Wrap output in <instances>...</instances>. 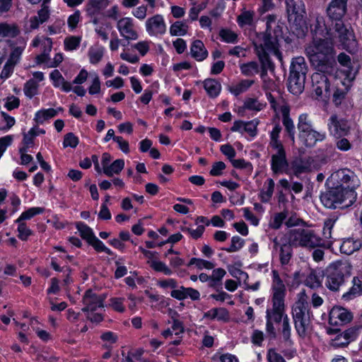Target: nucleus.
Returning <instances> with one entry per match:
<instances>
[{"instance_id": "nucleus-60", "label": "nucleus", "mask_w": 362, "mask_h": 362, "mask_svg": "<svg viewBox=\"0 0 362 362\" xmlns=\"http://www.w3.org/2000/svg\"><path fill=\"white\" fill-rule=\"evenodd\" d=\"M18 223V237L22 240H26L32 234V231L23 222H20Z\"/></svg>"}, {"instance_id": "nucleus-54", "label": "nucleus", "mask_w": 362, "mask_h": 362, "mask_svg": "<svg viewBox=\"0 0 362 362\" xmlns=\"http://www.w3.org/2000/svg\"><path fill=\"white\" fill-rule=\"evenodd\" d=\"M244 245V240L239 236H233L231 238L230 246L226 248L225 250L228 252H235L240 250Z\"/></svg>"}, {"instance_id": "nucleus-40", "label": "nucleus", "mask_w": 362, "mask_h": 362, "mask_svg": "<svg viewBox=\"0 0 362 362\" xmlns=\"http://www.w3.org/2000/svg\"><path fill=\"white\" fill-rule=\"evenodd\" d=\"M305 285L310 288H317L322 286V277L316 272L311 271L305 279Z\"/></svg>"}, {"instance_id": "nucleus-62", "label": "nucleus", "mask_w": 362, "mask_h": 362, "mask_svg": "<svg viewBox=\"0 0 362 362\" xmlns=\"http://www.w3.org/2000/svg\"><path fill=\"white\" fill-rule=\"evenodd\" d=\"M267 360V362H286L283 356L273 349L268 350Z\"/></svg>"}, {"instance_id": "nucleus-17", "label": "nucleus", "mask_w": 362, "mask_h": 362, "mask_svg": "<svg viewBox=\"0 0 362 362\" xmlns=\"http://www.w3.org/2000/svg\"><path fill=\"white\" fill-rule=\"evenodd\" d=\"M146 29L151 36L163 35L166 32V25L163 17L157 14L148 18L146 21Z\"/></svg>"}, {"instance_id": "nucleus-55", "label": "nucleus", "mask_w": 362, "mask_h": 362, "mask_svg": "<svg viewBox=\"0 0 362 362\" xmlns=\"http://www.w3.org/2000/svg\"><path fill=\"white\" fill-rule=\"evenodd\" d=\"M88 244L92 245L98 252H104L109 255H112V252L109 248H107L96 236Z\"/></svg>"}, {"instance_id": "nucleus-14", "label": "nucleus", "mask_w": 362, "mask_h": 362, "mask_svg": "<svg viewBox=\"0 0 362 362\" xmlns=\"http://www.w3.org/2000/svg\"><path fill=\"white\" fill-rule=\"evenodd\" d=\"M116 27L120 35L127 40H136L139 37L134 21L130 17L119 18Z\"/></svg>"}, {"instance_id": "nucleus-28", "label": "nucleus", "mask_w": 362, "mask_h": 362, "mask_svg": "<svg viewBox=\"0 0 362 362\" xmlns=\"http://www.w3.org/2000/svg\"><path fill=\"white\" fill-rule=\"evenodd\" d=\"M19 33L20 30L16 24L0 23V37H15Z\"/></svg>"}, {"instance_id": "nucleus-37", "label": "nucleus", "mask_w": 362, "mask_h": 362, "mask_svg": "<svg viewBox=\"0 0 362 362\" xmlns=\"http://www.w3.org/2000/svg\"><path fill=\"white\" fill-rule=\"evenodd\" d=\"M292 247L293 246L288 242L280 245L279 259L282 265H287L289 263L292 257Z\"/></svg>"}, {"instance_id": "nucleus-45", "label": "nucleus", "mask_w": 362, "mask_h": 362, "mask_svg": "<svg viewBox=\"0 0 362 362\" xmlns=\"http://www.w3.org/2000/svg\"><path fill=\"white\" fill-rule=\"evenodd\" d=\"M353 284L354 285L350 290L342 296V298L346 300L352 299L361 291V281L358 278L354 277L353 279Z\"/></svg>"}, {"instance_id": "nucleus-27", "label": "nucleus", "mask_w": 362, "mask_h": 362, "mask_svg": "<svg viewBox=\"0 0 362 362\" xmlns=\"http://www.w3.org/2000/svg\"><path fill=\"white\" fill-rule=\"evenodd\" d=\"M18 42L19 45L15 47L12 49V52L10 54L9 58L7 61L14 65H16L19 62L22 53L23 52L26 46V41L24 38L21 37L18 39Z\"/></svg>"}, {"instance_id": "nucleus-50", "label": "nucleus", "mask_w": 362, "mask_h": 362, "mask_svg": "<svg viewBox=\"0 0 362 362\" xmlns=\"http://www.w3.org/2000/svg\"><path fill=\"white\" fill-rule=\"evenodd\" d=\"M169 314L171 315L173 319V325L171 326L172 332H175L176 335L182 333L184 332L182 324L180 321L175 318V317L177 316V312L173 310L172 309H169Z\"/></svg>"}, {"instance_id": "nucleus-22", "label": "nucleus", "mask_w": 362, "mask_h": 362, "mask_svg": "<svg viewBox=\"0 0 362 362\" xmlns=\"http://www.w3.org/2000/svg\"><path fill=\"white\" fill-rule=\"evenodd\" d=\"M275 183L273 179L268 178L264 183L261 189L259 198L262 202L268 203L274 194Z\"/></svg>"}, {"instance_id": "nucleus-59", "label": "nucleus", "mask_w": 362, "mask_h": 362, "mask_svg": "<svg viewBox=\"0 0 362 362\" xmlns=\"http://www.w3.org/2000/svg\"><path fill=\"white\" fill-rule=\"evenodd\" d=\"M81 38L76 36H71L64 40L65 49L67 50L76 49L80 45Z\"/></svg>"}, {"instance_id": "nucleus-25", "label": "nucleus", "mask_w": 362, "mask_h": 362, "mask_svg": "<svg viewBox=\"0 0 362 362\" xmlns=\"http://www.w3.org/2000/svg\"><path fill=\"white\" fill-rule=\"evenodd\" d=\"M50 78L53 81L54 87L61 88L64 92H69L72 89L71 84L64 80V77L57 69L51 72Z\"/></svg>"}, {"instance_id": "nucleus-58", "label": "nucleus", "mask_w": 362, "mask_h": 362, "mask_svg": "<svg viewBox=\"0 0 362 362\" xmlns=\"http://www.w3.org/2000/svg\"><path fill=\"white\" fill-rule=\"evenodd\" d=\"M264 106L265 105L264 103L253 98H249L245 103V107L252 110L260 111Z\"/></svg>"}, {"instance_id": "nucleus-63", "label": "nucleus", "mask_w": 362, "mask_h": 362, "mask_svg": "<svg viewBox=\"0 0 362 362\" xmlns=\"http://www.w3.org/2000/svg\"><path fill=\"white\" fill-rule=\"evenodd\" d=\"M49 8L47 5L42 4L40 10L38 11L36 16L40 18V23L46 22L49 18Z\"/></svg>"}, {"instance_id": "nucleus-53", "label": "nucleus", "mask_w": 362, "mask_h": 362, "mask_svg": "<svg viewBox=\"0 0 362 362\" xmlns=\"http://www.w3.org/2000/svg\"><path fill=\"white\" fill-rule=\"evenodd\" d=\"M286 213L283 211L276 214L269 223V227L273 229H279L286 218Z\"/></svg>"}, {"instance_id": "nucleus-3", "label": "nucleus", "mask_w": 362, "mask_h": 362, "mask_svg": "<svg viewBox=\"0 0 362 362\" xmlns=\"http://www.w3.org/2000/svg\"><path fill=\"white\" fill-rule=\"evenodd\" d=\"M274 17L269 16L267 22V30L264 33L257 35L254 42L255 50L261 63V77L263 78V88L264 89H272L274 83L272 80H266L267 71H273L274 65L269 59L270 55L276 57L279 60L281 59V52L279 49V40L276 35H272L269 30V23L274 21Z\"/></svg>"}, {"instance_id": "nucleus-5", "label": "nucleus", "mask_w": 362, "mask_h": 362, "mask_svg": "<svg viewBox=\"0 0 362 362\" xmlns=\"http://www.w3.org/2000/svg\"><path fill=\"white\" fill-rule=\"evenodd\" d=\"M291 314L296 332L300 337H305L310 328L312 317L305 290L298 293L297 300L291 308Z\"/></svg>"}, {"instance_id": "nucleus-11", "label": "nucleus", "mask_w": 362, "mask_h": 362, "mask_svg": "<svg viewBox=\"0 0 362 362\" xmlns=\"http://www.w3.org/2000/svg\"><path fill=\"white\" fill-rule=\"evenodd\" d=\"M105 298V295L98 294L92 290L86 291L83 297V308L81 310L86 313L88 320L94 323H99L103 320V315L95 311L104 308Z\"/></svg>"}, {"instance_id": "nucleus-26", "label": "nucleus", "mask_w": 362, "mask_h": 362, "mask_svg": "<svg viewBox=\"0 0 362 362\" xmlns=\"http://www.w3.org/2000/svg\"><path fill=\"white\" fill-rule=\"evenodd\" d=\"M330 177L338 182L337 186H342L343 184L349 183L354 177V175L350 170L343 169L332 173Z\"/></svg>"}, {"instance_id": "nucleus-1", "label": "nucleus", "mask_w": 362, "mask_h": 362, "mask_svg": "<svg viewBox=\"0 0 362 362\" xmlns=\"http://www.w3.org/2000/svg\"><path fill=\"white\" fill-rule=\"evenodd\" d=\"M313 40L305 47V54L311 65L317 71L332 73L335 71V60L333 57V45L339 43L337 35L327 30L324 16L316 14L310 23Z\"/></svg>"}, {"instance_id": "nucleus-39", "label": "nucleus", "mask_w": 362, "mask_h": 362, "mask_svg": "<svg viewBox=\"0 0 362 362\" xmlns=\"http://www.w3.org/2000/svg\"><path fill=\"white\" fill-rule=\"evenodd\" d=\"M149 266L156 272H161L166 276H170L173 272L165 262L158 259H151L148 261Z\"/></svg>"}, {"instance_id": "nucleus-32", "label": "nucleus", "mask_w": 362, "mask_h": 362, "mask_svg": "<svg viewBox=\"0 0 362 362\" xmlns=\"http://www.w3.org/2000/svg\"><path fill=\"white\" fill-rule=\"evenodd\" d=\"M124 167V160L123 159H117L112 163L106 166L103 172L107 177H112L114 175L119 174Z\"/></svg>"}, {"instance_id": "nucleus-18", "label": "nucleus", "mask_w": 362, "mask_h": 362, "mask_svg": "<svg viewBox=\"0 0 362 362\" xmlns=\"http://www.w3.org/2000/svg\"><path fill=\"white\" fill-rule=\"evenodd\" d=\"M333 102L336 105H339L344 99L348 91V87L344 81L338 78L333 81Z\"/></svg>"}, {"instance_id": "nucleus-24", "label": "nucleus", "mask_w": 362, "mask_h": 362, "mask_svg": "<svg viewBox=\"0 0 362 362\" xmlns=\"http://www.w3.org/2000/svg\"><path fill=\"white\" fill-rule=\"evenodd\" d=\"M110 4V0H88L86 10L88 15L94 16L105 9Z\"/></svg>"}, {"instance_id": "nucleus-30", "label": "nucleus", "mask_w": 362, "mask_h": 362, "mask_svg": "<svg viewBox=\"0 0 362 362\" xmlns=\"http://www.w3.org/2000/svg\"><path fill=\"white\" fill-rule=\"evenodd\" d=\"M204 88L210 97L216 98L221 92V85L215 79L208 78L204 81Z\"/></svg>"}, {"instance_id": "nucleus-23", "label": "nucleus", "mask_w": 362, "mask_h": 362, "mask_svg": "<svg viewBox=\"0 0 362 362\" xmlns=\"http://www.w3.org/2000/svg\"><path fill=\"white\" fill-rule=\"evenodd\" d=\"M361 247L362 243L360 240L347 238L343 240L340 246V251L344 254L350 255L354 252L359 250Z\"/></svg>"}, {"instance_id": "nucleus-8", "label": "nucleus", "mask_w": 362, "mask_h": 362, "mask_svg": "<svg viewBox=\"0 0 362 362\" xmlns=\"http://www.w3.org/2000/svg\"><path fill=\"white\" fill-rule=\"evenodd\" d=\"M298 139L306 147H313L317 142L322 141L326 138V133L317 130L311 117L306 113L299 115L297 124Z\"/></svg>"}, {"instance_id": "nucleus-64", "label": "nucleus", "mask_w": 362, "mask_h": 362, "mask_svg": "<svg viewBox=\"0 0 362 362\" xmlns=\"http://www.w3.org/2000/svg\"><path fill=\"white\" fill-rule=\"evenodd\" d=\"M81 18V13L79 11H75L71 15L67 20V23L71 30H74L76 28Z\"/></svg>"}, {"instance_id": "nucleus-15", "label": "nucleus", "mask_w": 362, "mask_h": 362, "mask_svg": "<svg viewBox=\"0 0 362 362\" xmlns=\"http://www.w3.org/2000/svg\"><path fill=\"white\" fill-rule=\"evenodd\" d=\"M327 127L330 134L337 137L347 136L350 130L348 121L336 115L329 117Z\"/></svg>"}, {"instance_id": "nucleus-56", "label": "nucleus", "mask_w": 362, "mask_h": 362, "mask_svg": "<svg viewBox=\"0 0 362 362\" xmlns=\"http://www.w3.org/2000/svg\"><path fill=\"white\" fill-rule=\"evenodd\" d=\"M124 301V298H112L110 299V306L117 312L124 313L125 310Z\"/></svg>"}, {"instance_id": "nucleus-29", "label": "nucleus", "mask_w": 362, "mask_h": 362, "mask_svg": "<svg viewBox=\"0 0 362 362\" xmlns=\"http://www.w3.org/2000/svg\"><path fill=\"white\" fill-rule=\"evenodd\" d=\"M288 163L286 158L271 157V169L276 175L286 173Z\"/></svg>"}, {"instance_id": "nucleus-19", "label": "nucleus", "mask_w": 362, "mask_h": 362, "mask_svg": "<svg viewBox=\"0 0 362 362\" xmlns=\"http://www.w3.org/2000/svg\"><path fill=\"white\" fill-rule=\"evenodd\" d=\"M305 77L289 75L287 87L289 92L298 95L303 93L305 87Z\"/></svg>"}, {"instance_id": "nucleus-35", "label": "nucleus", "mask_w": 362, "mask_h": 362, "mask_svg": "<svg viewBox=\"0 0 362 362\" xmlns=\"http://www.w3.org/2000/svg\"><path fill=\"white\" fill-rule=\"evenodd\" d=\"M105 49L100 46L90 47L88 52L89 62L92 64H98L103 59Z\"/></svg>"}, {"instance_id": "nucleus-49", "label": "nucleus", "mask_w": 362, "mask_h": 362, "mask_svg": "<svg viewBox=\"0 0 362 362\" xmlns=\"http://www.w3.org/2000/svg\"><path fill=\"white\" fill-rule=\"evenodd\" d=\"M337 217L336 216H331L325 221L323 233L325 238H332V229L337 221Z\"/></svg>"}, {"instance_id": "nucleus-36", "label": "nucleus", "mask_w": 362, "mask_h": 362, "mask_svg": "<svg viewBox=\"0 0 362 362\" xmlns=\"http://www.w3.org/2000/svg\"><path fill=\"white\" fill-rule=\"evenodd\" d=\"M204 317L210 320H226L228 318V313L223 308H213L205 313Z\"/></svg>"}, {"instance_id": "nucleus-43", "label": "nucleus", "mask_w": 362, "mask_h": 362, "mask_svg": "<svg viewBox=\"0 0 362 362\" xmlns=\"http://www.w3.org/2000/svg\"><path fill=\"white\" fill-rule=\"evenodd\" d=\"M76 228L81 238L86 240L88 243L95 237L92 229L83 223H77Z\"/></svg>"}, {"instance_id": "nucleus-57", "label": "nucleus", "mask_w": 362, "mask_h": 362, "mask_svg": "<svg viewBox=\"0 0 362 362\" xmlns=\"http://www.w3.org/2000/svg\"><path fill=\"white\" fill-rule=\"evenodd\" d=\"M274 153L271 157L286 158V151L281 142L269 144Z\"/></svg>"}, {"instance_id": "nucleus-10", "label": "nucleus", "mask_w": 362, "mask_h": 362, "mask_svg": "<svg viewBox=\"0 0 362 362\" xmlns=\"http://www.w3.org/2000/svg\"><path fill=\"white\" fill-rule=\"evenodd\" d=\"M351 264L346 261H337L327 269L325 285L331 291H337L351 274Z\"/></svg>"}, {"instance_id": "nucleus-2", "label": "nucleus", "mask_w": 362, "mask_h": 362, "mask_svg": "<svg viewBox=\"0 0 362 362\" xmlns=\"http://www.w3.org/2000/svg\"><path fill=\"white\" fill-rule=\"evenodd\" d=\"M346 6L347 0H332L326 9L328 19L325 22L327 30L337 35L341 48L352 52L356 49L357 42L352 28L342 21Z\"/></svg>"}, {"instance_id": "nucleus-21", "label": "nucleus", "mask_w": 362, "mask_h": 362, "mask_svg": "<svg viewBox=\"0 0 362 362\" xmlns=\"http://www.w3.org/2000/svg\"><path fill=\"white\" fill-rule=\"evenodd\" d=\"M190 52L192 57L199 62L203 61L208 56V52L204 43L199 40H194L192 42Z\"/></svg>"}, {"instance_id": "nucleus-38", "label": "nucleus", "mask_w": 362, "mask_h": 362, "mask_svg": "<svg viewBox=\"0 0 362 362\" xmlns=\"http://www.w3.org/2000/svg\"><path fill=\"white\" fill-rule=\"evenodd\" d=\"M255 15L253 11L243 9L241 13L237 18V22L240 27L252 25Z\"/></svg>"}, {"instance_id": "nucleus-52", "label": "nucleus", "mask_w": 362, "mask_h": 362, "mask_svg": "<svg viewBox=\"0 0 362 362\" xmlns=\"http://www.w3.org/2000/svg\"><path fill=\"white\" fill-rule=\"evenodd\" d=\"M282 122L293 145L295 144V126L291 118H283Z\"/></svg>"}, {"instance_id": "nucleus-20", "label": "nucleus", "mask_w": 362, "mask_h": 362, "mask_svg": "<svg viewBox=\"0 0 362 362\" xmlns=\"http://www.w3.org/2000/svg\"><path fill=\"white\" fill-rule=\"evenodd\" d=\"M307 69L304 57H297L293 58L291 62L289 75L305 77Z\"/></svg>"}, {"instance_id": "nucleus-31", "label": "nucleus", "mask_w": 362, "mask_h": 362, "mask_svg": "<svg viewBox=\"0 0 362 362\" xmlns=\"http://www.w3.org/2000/svg\"><path fill=\"white\" fill-rule=\"evenodd\" d=\"M254 83L253 80L244 79L236 84H233L229 87V91L235 95H238L246 92Z\"/></svg>"}, {"instance_id": "nucleus-6", "label": "nucleus", "mask_w": 362, "mask_h": 362, "mask_svg": "<svg viewBox=\"0 0 362 362\" xmlns=\"http://www.w3.org/2000/svg\"><path fill=\"white\" fill-rule=\"evenodd\" d=\"M287 240L294 247L329 248L332 243L322 240L313 230L294 228L287 233Z\"/></svg>"}, {"instance_id": "nucleus-7", "label": "nucleus", "mask_w": 362, "mask_h": 362, "mask_svg": "<svg viewBox=\"0 0 362 362\" xmlns=\"http://www.w3.org/2000/svg\"><path fill=\"white\" fill-rule=\"evenodd\" d=\"M356 193L351 189L343 186H336L320 196L322 204L329 209L347 208L356 200Z\"/></svg>"}, {"instance_id": "nucleus-34", "label": "nucleus", "mask_w": 362, "mask_h": 362, "mask_svg": "<svg viewBox=\"0 0 362 362\" xmlns=\"http://www.w3.org/2000/svg\"><path fill=\"white\" fill-rule=\"evenodd\" d=\"M281 320L282 323L281 327L279 328L280 334H281L284 341L290 342L291 336V326L290 324L289 318L285 313V309L283 310V317Z\"/></svg>"}, {"instance_id": "nucleus-4", "label": "nucleus", "mask_w": 362, "mask_h": 362, "mask_svg": "<svg viewBox=\"0 0 362 362\" xmlns=\"http://www.w3.org/2000/svg\"><path fill=\"white\" fill-rule=\"evenodd\" d=\"M272 281L271 284L272 308L266 311L267 332L275 337V328L272 321L280 322L283 317V310L286 308L285 297L286 293V285L276 270L272 272Z\"/></svg>"}, {"instance_id": "nucleus-42", "label": "nucleus", "mask_w": 362, "mask_h": 362, "mask_svg": "<svg viewBox=\"0 0 362 362\" xmlns=\"http://www.w3.org/2000/svg\"><path fill=\"white\" fill-rule=\"evenodd\" d=\"M192 265H195L196 267L200 270L203 269L210 270L214 269L215 267L214 263L212 262L195 257L192 258L187 264V267H190Z\"/></svg>"}, {"instance_id": "nucleus-12", "label": "nucleus", "mask_w": 362, "mask_h": 362, "mask_svg": "<svg viewBox=\"0 0 362 362\" xmlns=\"http://www.w3.org/2000/svg\"><path fill=\"white\" fill-rule=\"evenodd\" d=\"M334 72L317 71L313 74L311 79L313 91L318 96L329 98L331 95V83L337 79L333 76Z\"/></svg>"}, {"instance_id": "nucleus-46", "label": "nucleus", "mask_w": 362, "mask_h": 362, "mask_svg": "<svg viewBox=\"0 0 362 362\" xmlns=\"http://www.w3.org/2000/svg\"><path fill=\"white\" fill-rule=\"evenodd\" d=\"M37 90L38 84L33 78L28 81L24 85V93L29 98H32L36 95L37 94Z\"/></svg>"}, {"instance_id": "nucleus-13", "label": "nucleus", "mask_w": 362, "mask_h": 362, "mask_svg": "<svg viewBox=\"0 0 362 362\" xmlns=\"http://www.w3.org/2000/svg\"><path fill=\"white\" fill-rule=\"evenodd\" d=\"M326 163L325 158L319 156L296 158L291 163V170L295 176L299 177L303 173L320 169Z\"/></svg>"}, {"instance_id": "nucleus-47", "label": "nucleus", "mask_w": 362, "mask_h": 362, "mask_svg": "<svg viewBox=\"0 0 362 362\" xmlns=\"http://www.w3.org/2000/svg\"><path fill=\"white\" fill-rule=\"evenodd\" d=\"M337 60L339 63L346 69L344 70L346 72V77L344 80L348 79L349 78V73L351 69V61L350 57L344 53H340L337 57Z\"/></svg>"}, {"instance_id": "nucleus-51", "label": "nucleus", "mask_w": 362, "mask_h": 362, "mask_svg": "<svg viewBox=\"0 0 362 362\" xmlns=\"http://www.w3.org/2000/svg\"><path fill=\"white\" fill-rule=\"evenodd\" d=\"M219 35L227 43H235L238 41V35L229 29H222Z\"/></svg>"}, {"instance_id": "nucleus-61", "label": "nucleus", "mask_w": 362, "mask_h": 362, "mask_svg": "<svg viewBox=\"0 0 362 362\" xmlns=\"http://www.w3.org/2000/svg\"><path fill=\"white\" fill-rule=\"evenodd\" d=\"M78 144V139L73 133H68L65 135L63 142L64 147L75 148Z\"/></svg>"}, {"instance_id": "nucleus-16", "label": "nucleus", "mask_w": 362, "mask_h": 362, "mask_svg": "<svg viewBox=\"0 0 362 362\" xmlns=\"http://www.w3.org/2000/svg\"><path fill=\"white\" fill-rule=\"evenodd\" d=\"M352 314L346 308L335 306L332 308L329 315V323L333 326L341 325L352 320Z\"/></svg>"}, {"instance_id": "nucleus-44", "label": "nucleus", "mask_w": 362, "mask_h": 362, "mask_svg": "<svg viewBox=\"0 0 362 362\" xmlns=\"http://www.w3.org/2000/svg\"><path fill=\"white\" fill-rule=\"evenodd\" d=\"M188 26L181 22L176 21L170 25V33L173 36H183L187 33Z\"/></svg>"}, {"instance_id": "nucleus-9", "label": "nucleus", "mask_w": 362, "mask_h": 362, "mask_svg": "<svg viewBox=\"0 0 362 362\" xmlns=\"http://www.w3.org/2000/svg\"><path fill=\"white\" fill-rule=\"evenodd\" d=\"M286 12L291 29L298 37L305 35V6L303 0H286Z\"/></svg>"}, {"instance_id": "nucleus-41", "label": "nucleus", "mask_w": 362, "mask_h": 362, "mask_svg": "<svg viewBox=\"0 0 362 362\" xmlns=\"http://www.w3.org/2000/svg\"><path fill=\"white\" fill-rule=\"evenodd\" d=\"M241 74L246 76H254L259 72V65L256 62H250L240 64Z\"/></svg>"}, {"instance_id": "nucleus-48", "label": "nucleus", "mask_w": 362, "mask_h": 362, "mask_svg": "<svg viewBox=\"0 0 362 362\" xmlns=\"http://www.w3.org/2000/svg\"><path fill=\"white\" fill-rule=\"evenodd\" d=\"M43 209L40 207H32L28 209L27 211H24L21 214L20 217L16 219V223L22 222L24 220H29L35 215L42 214L43 212Z\"/></svg>"}, {"instance_id": "nucleus-33", "label": "nucleus", "mask_w": 362, "mask_h": 362, "mask_svg": "<svg viewBox=\"0 0 362 362\" xmlns=\"http://www.w3.org/2000/svg\"><path fill=\"white\" fill-rule=\"evenodd\" d=\"M62 110V108H59L58 110L49 108L46 110H39L35 113V120L36 121V122L39 124H42L47 119L55 117L57 115L58 111Z\"/></svg>"}]
</instances>
